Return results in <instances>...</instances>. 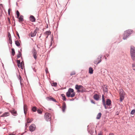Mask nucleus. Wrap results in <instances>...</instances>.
<instances>
[{
  "label": "nucleus",
  "instance_id": "obj_7",
  "mask_svg": "<svg viewBox=\"0 0 135 135\" xmlns=\"http://www.w3.org/2000/svg\"><path fill=\"white\" fill-rule=\"evenodd\" d=\"M36 129V126L34 124H31L29 127V129L31 132L33 131Z\"/></svg>",
  "mask_w": 135,
  "mask_h": 135
},
{
  "label": "nucleus",
  "instance_id": "obj_44",
  "mask_svg": "<svg viewBox=\"0 0 135 135\" xmlns=\"http://www.w3.org/2000/svg\"><path fill=\"white\" fill-rule=\"evenodd\" d=\"M10 11H11V9H10L9 8L8 10V14L9 15H10Z\"/></svg>",
  "mask_w": 135,
  "mask_h": 135
},
{
  "label": "nucleus",
  "instance_id": "obj_17",
  "mask_svg": "<svg viewBox=\"0 0 135 135\" xmlns=\"http://www.w3.org/2000/svg\"><path fill=\"white\" fill-rule=\"evenodd\" d=\"M30 20L32 22H34L35 21V18L33 16L31 15L30 17Z\"/></svg>",
  "mask_w": 135,
  "mask_h": 135
},
{
  "label": "nucleus",
  "instance_id": "obj_29",
  "mask_svg": "<svg viewBox=\"0 0 135 135\" xmlns=\"http://www.w3.org/2000/svg\"><path fill=\"white\" fill-rule=\"evenodd\" d=\"M15 44L17 46H18L20 45V43L17 40L15 41Z\"/></svg>",
  "mask_w": 135,
  "mask_h": 135
},
{
  "label": "nucleus",
  "instance_id": "obj_26",
  "mask_svg": "<svg viewBox=\"0 0 135 135\" xmlns=\"http://www.w3.org/2000/svg\"><path fill=\"white\" fill-rule=\"evenodd\" d=\"M45 33L46 35H47V38L48 35H50L51 34V32L50 31H47L45 32Z\"/></svg>",
  "mask_w": 135,
  "mask_h": 135
},
{
  "label": "nucleus",
  "instance_id": "obj_24",
  "mask_svg": "<svg viewBox=\"0 0 135 135\" xmlns=\"http://www.w3.org/2000/svg\"><path fill=\"white\" fill-rule=\"evenodd\" d=\"M23 16H21L20 17H18L19 21L20 22H22L23 21Z\"/></svg>",
  "mask_w": 135,
  "mask_h": 135
},
{
  "label": "nucleus",
  "instance_id": "obj_8",
  "mask_svg": "<svg viewBox=\"0 0 135 135\" xmlns=\"http://www.w3.org/2000/svg\"><path fill=\"white\" fill-rule=\"evenodd\" d=\"M101 97V96L97 94H95L93 96L94 99L96 100H98Z\"/></svg>",
  "mask_w": 135,
  "mask_h": 135
},
{
  "label": "nucleus",
  "instance_id": "obj_42",
  "mask_svg": "<svg viewBox=\"0 0 135 135\" xmlns=\"http://www.w3.org/2000/svg\"><path fill=\"white\" fill-rule=\"evenodd\" d=\"M19 78L20 80V83L21 84V80L22 79L21 78V76H20V75L19 76Z\"/></svg>",
  "mask_w": 135,
  "mask_h": 135
},
{
  "label": "nucleus",
  "instance_id": "obj_51",
  "mask_svg": "<svg viewBox=\"0 0 135 135\" xmlns=\"http://www.w3.org/2000/svg\"><path fill=\"white\" fill-rule=\"evenodd\" d=\"M8 21H10V19H9V18H8Z\"/></svg>",
  "mask_w": 135,
  "mask_h": 135
},
{
  "label": "nucleus",
  "instance_id": "obj_35",
  "mask_svg": "<svg viewBox=\"0 0 135 135\" xmlns=\"http://www.w3.org/2000/svg\"><path fill=\"white\" fill-rule=\"evenodd\" d=\"M16 14L17 15V18H18L19 17L20 13H19V12L18 10H17L16 11Z\"/></svg>",
  "mask_w": 135,
  "mask_h": 135
},
{
  "label": "nucleus",
  "instance_id": "obj_6",
  "mask_svg": "<svg viewBox=\"0 0 135 135\" xmlns=\"http://www.w3.org/2000/svg\"><path fill=\"white\" fill-rule=\"evenodd\" d=\"M102 57V56L101 55L98 56L97 59H96L94 61V63L95 64H98L101 61V59Z\"/></svg>",
  "mask_w": 135,
  "mask_h": 135
},
{
  "label": "nucleus",
  "instance_id": "obj_1",
  "mask_svg": "<svg viewBox=\"0 0 135 135\" xmlns=\"http://www.w3.org/2000/svg\"><path fill=\"white\" fill-rule=\"evenodd\" d=\"M75 95V93L74 92V90L71 88H69L66 93V95L68 97H73Z\"/></svg>",
  "mask_w": 135,
  "mask_h": 135
},
{
  "label": "nucleus",
  "instance_id": "obj_40",
  "mask_svg": "<svg viewBox=\"0 0 135 135\" xmlns=\"http://www.w3.org/2000/svg\"><path fill=\"white\" fill-rule=\"evenodd\" d=\"M33 57L35 59V60H36L37 58V56H36V54H33Z\"/></svg>",
  "mask_w": 135,
  "mask_h": 135
},
{
  "label": "nucleus",
  "instance_id": "obj_39",
  "mask_svg": "<svg viewBox=\"0 0 135 135\" xmlns=\"http://www.w3.org/2000/svg\"><path fill=\"white\" fill-rule=\"evenodd\" d=\"M132 67L133 68V69L134 70H135V64H132Z\"/></svg>",
  "mask_w": 135,
  "mask_h": 135
},
{
  "label": "nucleus",
  "instance_id": "obj_20",
  "mask_svg": "<svg viewBox=\"0 0 135 135\" xmlns=\"http://www.w3.org/2000/svg\"><path fill=\"white\" fill-rule=\"evenodd\" d=\"M106 104L108 106H109L111 104V100L109 99H108L106 101Z\"/></svg>",
  "mask_w": 135,
  "mask_h": 135
},
{
  "label": "nucleus",
  "instance_id": "obj_15",
  "mask_svg": "<svg viewBox=\"0 0 135 135\" xmlns=\"http://www.w3.org/2000/svg\"><path fill=\"white\" fill-rule=\"evenodd\" d=\"M129 35L127 33V32L125 31L124 32V36L123 37V39L124 40L126 39Z\"/></svg>",
  "mask_w": 135,
  "mask_h": 135
},
{
  "label": "nucleus",
  "instance_id": "obj_4",
  "mask_svg": "<svg viewBox=\"0 0 135 135\" xmlns=\"http://www.w3.org/2000/svg\"><path fill=\"white\" fill-rule=\"evenodd\" d=\"M51 118V115L50 113H46L45 115V118L47 121H50Z\"/></svg>",
  "mask_w": 135,
  "mask_h": 135
},
{
  "label": "nucleus",
  "instance_id": "obj_49",
  "mask_svg": "<svg viewBox=\"0 0 135 135\" xmlns=\"http://www.w3.org/2000/svg\"><path fill=\"white\" fill-rule=\"evenodd\" d=\"M109 135H114V134L112 133H110Z\"/></svg>",
  "mask_w": 135,
  "mask_h": 135
},
{
  "label": "nucleus",
  "instance_id": "obj_50",
  "mask_svg": "<svg viewBox=\"0 0 135 135\" xmlns=\"http://www.w3.org/2000/svg\"><path fill=\"white\" fill-rule=\"evenodd\" d=\"M98 135H102V134L101 133H100L98 134Z\"/></svg>",
  "mask_w": 135,
  "mask_h": 135
},
{
  "label": "nucleus",
  "instance_id": "obj_33",
  "mask_svg": "<svg viewBox=\"0 0 135 135\" xmlns=\"http://www.w3.org/2000/svg\"><path fill=\"white\" fill-rule=\"evenodd\" d=\"M76 74L75 72L74 71H72L70 73V75L72 76L75 75Z\"/></svg>",
  "mask_w": 135,
  "mask_h": 135
},
{
  "label": "nucleus",
  "instance_id": "obj_56",
  "mask_svg": "<svg viewBox=\"0 0 135 135\" xmlns=\"http://www.w3.org/2000/svg\"><path fill=\"white\" fill-rule=\"evenodd\" d=\"M105 59H106V57H105Z\"/></svg>",
  "mask_w": 135,
  "mask_h": 135
},
{
  "label": "nucleus",
  "instance_id": "obj_30",
  "mask_svg": "<svg viewBox=\"0 0 135 135\" xmlns=\"http://www.w3.org/2000/svg\"><path fill=\"white\" fill-rule=\"evenodd\" d=\"M21 56V53L20 51H18V54L17 55V57L18 58L20 57Z\"/></svg>",
  "mask_w": 135,
  "mask_h": 135
},
{
  "label": "nucleus",
  "instance_id": "obj_48",
  "mask_svg": "<svg viewBox=\"0 0 135 135\" xmlns=\"http://www.w3.org/2000/svg\"><path fill=\"white\" fill-rule=\"evenodd\" d=\"M20 64H17V66L19 68H20Z\"/></svg>",
  "mask_w": 135,
  "mask_h": 135
},
{
  "label": "nucleus",
  "instance_id": "obj_9",
  "mask_svg": "<svg viewBox=\"0 0 135 135\" xmlns=\"http://www.w3.org/2000/svg\"><path fill=\"white\" fill-rule=\"evenodd\" d=\"M83 86L81 85H75V88L76 89L78 90V92H82V91L80 90V89Z\"/></svg>",
  "mask_w": 135,
  "mask_h": 135
},
{
  "label": "nucleus",
  "instance_id": "obj_11",
  "mask_svg": "<svg viewBox=\"0 0 135 135\" xmlns=\"http://www.w3.org/2000/svg\"><path fill=\"white\" fill-rule=\"evenodd\" d=\"M33 120V119L32 118L30 119L29 118H28L27 119V123L26 124L25 126L27 127V125L28 123H31Z\"/></svg>",
  "mask_w": 135,
  "mask_h": 135
},
{
  "label": "nucleus",
  "instance_id": "obj_25",
  "mask_svg": "<svg viewBox=\"0 0 135 135\" xmlns=\"http://www.w3.org/2000/svg\"><path fill=\"white\" fill-rule=\"evenodd\" d=\"M126 31L127 32V33H128L129 35L132 33L133 32V31L131 30H128Z\"/></svg>",
  "mask_w": 135,
  "mask_h": 135
},
{
  "label": "nucleus",
  "instance_id": "obj_43",
  "mask_svg": "<svg viewBox=\"0 0 135 135\" xmlns=\"http://www.w3.org/2000/svg\"><path fill=\"white\" fill-rule=\"evenodd\" d=\"M17 64H20V60H17Z\"/></svg>",
  "mask_w": 135,
  "mask_h": 135
},
{
  "label": "nucleus",
  "instance_id": "obj_28",
  "mask_svg": "<svg viewBox=\"0 0 135 135\" xmlns=\"http://www.w3.org/2000/svg\"><path fill=\"white\" fill-rule=\"evenodd\" d=\"M20 67L22 69H23V62L22 61L20 63Z\"/></svg>",
  "mask_w": 135,
  "mask_h": 135
},
{
  "label": "nucleus",
  "instance_id": "obj_38",
  "mask_svg": "<svg viewBox=\"0 0 135 135\" xmlns=\"http://www.w3.org/2000/svg\"><path fill=\"white\" fill-rule=\"evenodd\" d=\"M9 42L10 44H12V38H10L9 39Z\"/></svg>",
  "mask_w": 135,
  "mask_h": 135
},
{
  "label": "nucleus",
  "instance_id": "obj_45",
  "mask_svg": "<svg viewBox=\"0 0 135 135\" xmlns=\"http://www.w3.org/2000/svg\"><path fill=\"white\" fill-rule=\"evenodd\" d=\"M8 35L9 38H11V34L9 33H8Z\"/></svg>",
  "mask_w": 135,
  "mask_h": 135
},
{
  "label": "nucleus",
  "instance_id": "obj_37",
  "mask_svg": "<svg viewBox=\"0 0 135 135\" xmlns=\"http://www.w3.org/2000/svg\"><path fill=\"white\" fill-rule=\"evenodd\" d=\"M37 112L39 114H41L42 113V111L40 109L37 110Z\"/></svg>",
  "mask_w": 135,
  "mask_h": 135
},
{
  "label": "nucleus",
  "instance_id": "obj_18",
  "mask_svg": "<svg viewBox=\"0 0 135 135\" xmlns=\"http://www.w3.org/2000/svg\"><path fill=\"white\" fill-rule=\"evenodd\" d=\"M66 106L65 103V102H64L62 104V111L63 112H64L65 111V110L66 108Z\"/></svg>",
  "mask_w": 135,
  "mask_h": 135
},
{
  "label": "nucleus",
  "instance_id": "obj_16",
  "mask_svg": "<svg viewBox=\"0 0 135 135\" xmlns=\"http://www.w3.org/2000/svg\"><path fill=\"white\" fill-rule=\"evenodd\" d=\"M129 35L127 33V32L125 31L124 32V36L123 37V39L124 40L126 39Z\"/></svg>",
  "mask_w": 135,
  "mask_h": 135
},
{
  "label": "nucleus",
  "instance_id": "obj_22",
  "mask_svg": "<svg viewBox=\"0 0 135 135\" xmlns=\"http://www.w3.org/2000/svg\"><path fill=\"white\" fill-rule=\"evenodd\" d=\"M102 114L100 113H99L97 115L96 118L97 119H99L101 116Z\"/></svg>",
  "mask_w": 135,
  "mask_h": 135
},
{
  "label": "nucleus",
  "instance_id": "obj_52",
  "mask_svg": "<svg viewBox=\"0 0 135 135\" xmlns=\"http://www.w3.org/2000/svg\"><path fill=\"white\" fill-rule=\"evenodd\" d=\"M9 135H13V134H9Z\"/></svg>",
  "mask_w": 135,
  "mask_h": 135
},
{
  "label": "nucleus",
  "instance_id": "obj_19",
  "mask_svg": "<svg viewBox=\"0 0 135 135\" xmlns=\"http://www.w3.org/2000/svg\"><path fill=\"white\" fill-rule=\"evenodd\" d=\"M24 111L25 114H26V112L27 111V106L26 105H24L23 106Z\"/></svg>",
  "mask_w": 135,
  "mask_h": 135
},
{
  "label": "nucleus",
  "instance_id": "obj_3",
  "mask_svg": "<svg viewBox=\"0 0 135 135\" xmlns=\"http://www.w3.org/2000/svg\"><path fill=\"white\" fill-rule=\"evenodd\" d=\"M125 93L124 92L123 90L121 89L120 90L119 95H120V100L122 102L124 99V95Z\"/></svg>",
  "mask_w": 135,
  "mask_h": 135
},
{
  "label": "nucleus",
  "instance_id": "obj_53",
  "mask_svg": "<svg viewBox=\"0 0 135 135\" xmlns=\"http://www.w3.org/2000/svg\"><path fill=\"white\" fill-rule=\"evenodd\" d=\"M2 6V4H0V6Z\"/></svg>",
  "mask_w": 135,
  "mask_h": 135
},
{
  "label": "nucleus",
  "instance_id": "obj_12",
  "mask_svg": "<svg viewBox=\"0 0 135 135\" xmlns=\"http://www.w3.org/2000/svg\"><path fill=\"white\" fill-rule=\"evenodd\" d=\"M102 99L103 101V104L104 107L106 109H107V107L106 105V104L105 103V101L104 100V96L103 95L102 96Z\"/></svg>",
  "mask_w": 135,
  "mask_h": 135
},
{
  "label": "nucleus",
  "instance_id": "obj_27",
  "mask_svg": "<svg viewBox=\"0 0 135 135\" xmlns=\"http://www.w3.org/2000/svg\"><path fill=\"white\" fill-rule=\"evenodd\" d=\"M12 50V55L13 56L15 54V51L14 49L13 48H12L11 49Z\"/></svg>",
  "mask_w": 135,
  "mask_h": 135
},
{
  "label": "nucleus",
  "instance_id": "obj_13",
  "mask_svg": "<svg viewBox=\"0 0 135 135\" xmlns=\"http://www.w3.org/2000/svg\"><path fill=\"white\" fill-rule=\"evenodd\" d=\"M9 113L8 112H6L4 113L2 115L0 116L1 117H4L9 116Z\"/></svg>",
  "mask_w": 135,
  "mask_h": 135
},
{
  "label": "nucleus",
  "instance_id": "obj_2",
  "mask_svg": "<svg viewBox=\"0 0 135 135\" xmlns=\"http://www.w3.org/2000/svg\"><path fill=\"white\" fill-rule=\"evenodd\" d=\"M131 55L133 60H135V49L133 46H131L130 50Z\"/></svg>",
  "mask_w": 135,
  "mask_h": 135
},
{
  "label": "nucleus",
  "instance_id": "obj_46",
  "mask_svg": "<svg viewBox=\"0 0 135 135\" xmlns=\"http://www.w3.org/2000/svg\"><path fill=\"white\" fill-rule=\"evenodd\" d=\"M91 103H92L93 104H95V102L94 101V100H91Z\"/></svg>",
  "mask_w": 135,
  "mask_h": 135
},
{
  "label": "nucleus",
  "instance_id": "obj_23",
  "mask_svg": "<svg viewBox=\"0 0 135 135\" xmlns=\"http://www.w3.org/2000/svg\"><path fill=\"white\" fill-rule=\"evenodd\" d=\"M93 70L92 68L90 67L89 69V73L91 74L93 73Z\"/></svg>",
  "mask_w": 135,
  "mask_h": 135
},
{
  "label": "nucleus",
  "instance_id": "obj_57",
  "mask_svg": "<svg viewBox=\"0 0 135 135\" xmlns=\"http://www.w3.org/2000/svg\"><path fill=\"white\" fill-rule=\"evenodd\" d=\"M109 56V55H107V56Z\"/></svg>",
  "mask_w": 135,
  "mask_h": 135
},
{
  "label": "nucleus",
  "instance_id": "obj_47",
  "mask_svg": "<svg viewBox=\"0 0 135 135\" xmlns=\"http://www.w3.org/2000/svg\"><path fill=\"white\" fill-rule=\"evenodd\" d=\"M16 34L18 36L19 38H20V36H19V34L18 33V32H17V31L16 32Z\"/></svg>",
  "mask_w": 135,
  "mask_h": 135
},
{
  "label": "nucleus",
  "instance_id": "obj_32",
  "mask_svg": "<svg viewBox=\"0 0 135 135\" xmlns=\"http://www.w3.org/2000/svg\"><path fill=\"white\" fill-rule=\"evenodd\" d=\"M61 96L62 97V99L65 101L66 100V98L64 94H61Z\"/></svg>",
  "mask_w": 135,
  "mask_h": 135
},
{
  "label": "nucleus",
  "instance_id": "obj_21",
  "mask_svg": "<svg viewBox=\"0 0 135 135\" xmlns=\"http://www.w3.org/2000/svg\"><path fill=\"white\" fill-rule=\"evenodd\" d=\"M32 52L33 54H37L36 51L34 48H33L32 50Z\"/></svg>",
  "mask_w": 135,
  "mask_h": 135
},
{
  "label": "nucleus",
  "instance_id": "obj_36",
  "mask_svg": "<svg viewBox=\"0 0 135 135\" xmlns=\"http://www.w3.org/2000/svg\"><path fill=\"white\" fill-rule=\"evenodd\" d=\"M135 112V110L134 109L132 110L131 113V114H134Z\"/></svg>",
  "mask_w": 135,
  "mask_h": 135
},
{
  "label": "nucleus",
  "instance_id": "obj_14",
  "mask_svg": "<svg viewBox=\"0 0 135 135\" xmlns=\"http://www.w3.org/2000/svg\"><path fill=\"white\" fill-rule=\"evenodd\" d=\"M129 35L127 33V32L125 31L124 32V36L123 37V39L124 40L126 39Z\"/></svg>",
  "mask_w": 135,
  "mask_h": 135
},
{
  "label": "nucleus",
  "instance_id": "obj_55",
  "mask_svg": "<svg viewBox=\"0 0 135 135\" xmlns=\"http://www.w3.org/2000/svg\"><path fill=\"white\" fill-rule=\"evenodd\" d=\"M2 113V112H0V114H1Z\"/></svg>",
  "mask_w": 135,
  "mask_h": 135
},
{
  "label": "nucleus",
  "instance_id": "obj_41",
  "mask_svg": "<svg viewBox=\"0 0 135 135\" xmlns=\"http://www.w3.org/2000/svg\"><path fill=\"white\" fill-rule=\"evenodd\" d=\"M52 86H56L57 85V84L56 83H54L52 84Z\"/></svg>",
  "mask_w": 135,
  "mask_h": 135
},
{
  "label": "nucleus",
  "instance_id": "obj_5",
  "mask_svg": "<svg viewBox=\"0 0 135 135\" xmlns=\"http://www.w3.org/2000/svg\"><path fill=\"white\" fill-rule=\"evenodd\" d=\"M38 30V29L37 28L33 32H31L30 34L31 37H32L35 36Z\"/></svg>",
  "mask_w": 135,
  "mask_h": 135
},
{
  "label": "nucleus",
  "instance_id": "obj_31",
  "mask_svg": "<svg viewBox=\"0 0 135 135\" xmlns=\"http://www.w3.org/2000/svg\"><path fill=\"white\" fill-rule=\"evenodd\" d=\"M32 110L34 112H35L37 110L36 107H33L32 108Z\"/></svg>",
  "mask_w": 135,
  "mask_h": 135
},
{
  "label": "nucleus",
  "instance_id": "obj_54",
  "mask_svg": "<svg viewBox=\"0 0 135 135\" xmlns=\"http://www.w3.org/2000/svg\"><path fill=\"white\" fill-rule=\"evenodd\" d=\"M52 45V42L51 41V44H50V46H51Z\"/></svg>",
  "mask_w": 135,
  "mask_h": 135
},
{
  "label": "nucleus",
  "instance_id": "obj_10",
  "mask_svg": "<svg viewBox=\"0 0 135 135\" xmlns=\"http://www.w3.org/2000/svg\"><path fill=\"white\" fill-rule=\"evenodd\" d=\"M9 112L11 113L12 115H13L16 116L17 115L16 111L14 109L11 110H10Z\"/></svg>",
  "mask_w": 135,
  "mask_h": 135
},
{
  "label": "nucleus",
  "instance_id": "obj_34",
  "mask_svg": "<svg viewBox=\"0 0 135 135\" xmlns=\"http://www.w3.org/2000/svg\"><path fill=\"white\" fill-rule=\"evenodd\" d=\"M49 99L50 100L53 101L55 102H56V100L54 99L53 98L51 97Z\"/></svg>",
  "mask_w": 135,
  "mask_h": 135
}]
</instances>
